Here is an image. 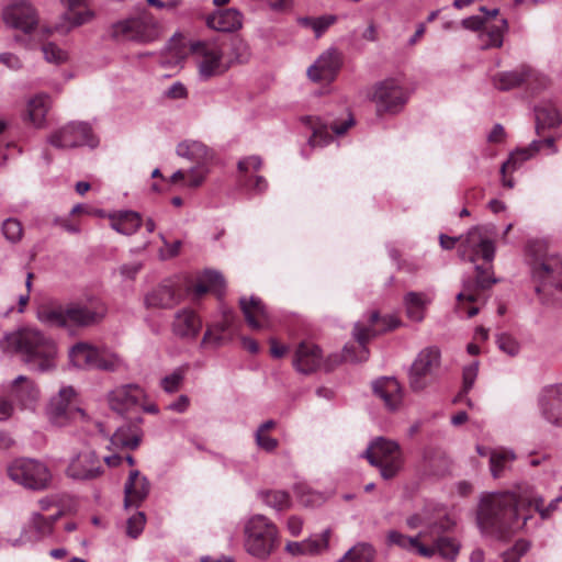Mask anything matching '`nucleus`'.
<instances>
[{"label":"nucleus","instance_id":"obj_1","mask_svg":"<svg viewBox=\"0 0 562 562\" xmlns=\"http://www.w3.org/2000/svg\"><path fill=\"white\" fill-rule=\"evenodd\" d=\"M521 488L517 492H495L482 495L477 509V524L484 532L503 536L527 527L530 514L521 503Z\"/></svg>","mask_w":562,"mask_h":562},{"label":"nucleus","instance_id":"obj_2","mask_svg":"<svg viewBox=\"0 0 562 562\" xmlns=\"http://www.w3.org/2000/svg\"><path fill=\"white\" fill-rule=\"evenodd\" d=\"M0 349L19 355L31 370L48 372L56 368V342L37 328L24 327L7 334Z\"/></svg>","mask_w":562,"mask_h":562},{"label":"nucleus","instance_id":"obj_3","mask_svg":"<svg viewBox=\"0 0 562 562\" xmlns=\"http://www.w3.org/2000/svg\"><path fill=\"white\" fill-rule=\"evenodd\" d=\"M1 18L9 29L22 33L29 38L27 47L34 46L33 42H42L52 35L53 30L40 25V15L36 8L29 0H12L3 7Z\"/></svg>","mask_w":562,"mask_h":562},{"label":"nucleus","instance_id":"obj_4","mask_svg":"<svg viewBox=\"0 0 562 562\" xmlns=\"http://www.w3.org/2000/svg\"><path fill=\"white\" fill-rule=\"evenodd\" d=\"M176 153L195 164L189 170H177L170 177V183L182 189L199 188L205 180L209 169L206 164L212 159V150L202 142L186 139L177 145Z\"/></svg>","mask_w":562,"mask_h":562},{"label":"nucleus","instance_id":"obj_5","mask_svg":"<svg viewBox=\"0 0 562 562\" xmlns=\"http://www.w3.org/2000/svg\"><path fill=\"white\" fill-rule=\"evenodd\" d=\"M280 547L277 525L268 517L256 514L244 525V548L251 557L267 560Z\"/></svg>","mask_w":562,"mask_h":562},{"label":"nucleus","instance_id":"obj_6","mask_svg":"<svg viewBox=\"0 0 562 562\" xmlns=\"http://www.w3.org/2000/svg\"><path fill=\"white\" fill-rule=\"evenodd\" d=\"M75 397L76 391L72 386H61L58 393L50 397L46 406L48 420L57 427L75 423L82 425L89 434H94L97 430L102 432V425L99 422L91 420L83 409L71 407Z\"/></svg>","mask_w":562,"mask_h":562},{"label":"nucleus","instance_id":"obj_7","mask_svg":"<svg viewBox=\"0 0 562 562\" xmlns=\"http://www.w3.org/2000/svg\"><path fill=\"white\" fill-rule=\"evenodd\" d=\"M493 235L494 227L475 226L467 233L464 238L440 235V246L443 249H452L457 240L462 239L459 249L462 259L475 262L479 258H482L485 262L491 263L495 256Z\"/></svg>","mask_w":562,"mask_h":562},{"label":"nucleus","instance_id":"obj_8","mask_svg":"<svg viewBox=\"0 0 562 562\" xmlns=\"http://www.w3.org/2000/svg\"><path fill=\"white\" fill-rule=\"evenodd\" d=\"M226 44L220 41H195L190 52L196 64L200 79L209 80L227 71L233 59L225 53Z\"/></svg>","mask_w":562,"mask_h":562},{"label":"nucleus","instance_id":"obj_9","mask_svg":"<svg viewBox=\"0 0 562 562\" xmlns=\"http://www.w3.org/2000/svg\"><path fill=\"white\" fill-rule=\"evenodd\" d=\"M363 457L369 463L379 469L384 480L394 479L404 467V456L400 443L384 437L374 438Z\"/></svg>","mask_w":562,"mask_h":562},{"label":"nucleus","instance_id":"obj_10","mask_svg":"<svg viewBox=\"0 0 562 562\" xmlns=\"http://www.w3.org/2000/svg\"><path fill=\"white\" fill-rule=\"evenodd\" d=\"M7 474L14 483L32 491L46 490L53 477L44 462L29 458L13 460L7 468Z\"/></svg>","mask_w":562,"mask_h":562},{"label":"nucleus","instance_id":"obj_11","mask_svg":"<svg viewBox=\"0 0 562 562\" xmlns=\"http://www.w3.org/2000/svg\"><path fill=\"white\" fill-rule=\"evenodd\" d=\"M158 34V23L148 12L121 20L111 26V36L117 42L147 43L156 40Z\"/></svg>","mask_w":562,"mask_h":562},{"label":"nucleus","instance_id":"obj_12","mask_svg":"<svg viewBox=\"0 0 562 562\" xmlns=\"http://www.w3.org/2000/svg\"><path fill=\"white\" fill-rule=\"evenodd\" d=\"M400 325V321L395 316H387L381 318L378 312L370 315V326H363L357 323L353 329V336L358 341V351L356 347L346 346L344 348V358L350 362H362L369 358V350L366 344L369 339L375 336L380 330L394 329Z\"/></svg>","mask_w":562,"mask_h":562},{"label":"nucleus","instance_id":"obj_13","mask_svg":"<svg viewBox=\"0 0 562 562\" xmlns=\"http://www.w3.org/2000/svg\"><path fill=\"white\" fill-rule=\"evenodd\" d=\"M441 353L435 346L422 349L416 356L408 371L409 387L414 392H420L435 380L440 368Z\"/></svg>","mask_w":562,"mask_h":562},{"label":"nucleus","instance_id":"obj_14","mask_svg":"<svg viewBox=\"0 0 562 562\" xmlns=\"http://www.w3.org/2000/svg\"><path fill=\"white\" fill-rule=\"evenodd\" d=\"M533 278L540 282L536 288L540 302L544 305H560L547 294V288L562 293V255H549L532 268Z\"/></svg>","mask_w":562,"mask_h":562},{"label":"nucleus","instance_id":"obj_15","mask_svg":"<svg viewBox=\"0 0 562 562\" xmlns=\"http://www.w3.org/2000/svg\"><path fill=\"white\" fill-rule=\"evenodd\" d=\"M378 114L398 113L408 100V94L403 86L394 78L376 82L369 93Z\"/></svg>","mask_w":562,"mask_h":562},{"label":"nucleus","instance_id":"obj_16","mask_svg":"<svg viewBox=\"0 0 562 562\" xmlns=\"http://www.w3.org/2000/svg\"><path fill=\"white\" fill-rule=\"evenodd\" d=\"M549 82L550 80L546 75L528 65H519L515 69L497 72L493 77L494 87L502 91H508L520 86L537 91L548 87Z\"/></svg>","mask_w":562,"mask_h":562},{"label":"nucleus","instance_id":"obj_17","mask_svg":"<svg viewBox=\"0 0 562 562\" xmlns=\"http://www.w3.org/2000/svg\"><path fill=\"white\" fill-rule=\"evenodd\" d=\"M48 143L56 148H74L77 146L95 147L99 143L89 124L70 122L53 132Z\"/></svg>","mask_w":562,"mask_h":562},{"label":"nucleus","instance_id":"obj_18","mask_svg":"<svg viewBox=\"0 0 562 562\" xmlns=\"http://www.w3.org/2000/svg\"><path fill=\"white\" fill-rule=\"evenodd\" d=\"M488 269L490 267L483 268L475 266V279H463L462 290L457 294V312L465 313L469 318L479 313L480 308L477 306L467 308L465 303H475L479 300V292L481 290L487 289L496 283V279L490 277Z\"/></svg>","mask_w":562,"mask_h":562},{"label":"nucleus","instance_id":"obj_19","mask_svg":"<svg viewBox=\"0 0 562 562\" xmlns=\"http://www.w3.org/2000/svg\"><path fill=\"white\" fill-rule=\"evenodd\" d=\"M104 472L102 460L92 449H83L70 457L66 475L75 481H92Z\"/></svg>","mask_w":562,"mask_h":562},{"label":"nucleus","instance_id":"obj_20","mask_svg":"<svg viewBox=\"0 0 562 562\" xmlns=\"http://www.w3.org/2000/svg\"><path fill=\"white\" fill-rule=\"evenodd\" d=\"M301 122L312 132L308 144L312 147H323L333 140L329 130L336 135H344L353 124V119L349 115L340 124L335 122H323L318 116L305 115L301 117Z\"/></svg>","mask_w":562,"mask_h":562},{"label":"nucleus","instance_id":"obj_21","mask_svg":"<svg viewBox=\"0 0 562 562\" xmlns=\"http://www.w3.org/2000/svg\"><path fill=\"white\" fill-rule=\"evenodd\" d=\"M69 326L88 327L99 323L106 313L104 304L95 297L66 305Z\"/></svg>","mask_w":562,"mask_h":562},{"label":"nucleus","instance_id":"obj_22","mask_svg":"<svg viewBox=\"0 0 562 562\" xmlns=\"http://www.w3.org/2000/svg\"><path fill=\"white\" fill-rule=\"evenodd\" d=\"M145 396L146 394L140 386L136 384H124L110 391L106 395V400L111 411L124 416L135 412Z\"/></svg>","mask_w":562,"mask_h":562},{"label":"nucleus","instance_id":"obj_23","mask_svg":"<svg viewBox=\"0 0 562 562\" xmlns=\"http://www.w3.org/2000/svg\"><path fill=\"white\" fill-rule=\"evenodd\" d=\"M539 414L554 426H562V384L542 387L537 397Z\"/></svg>","mask_w":562,"mask_h":562},{"label":"nucleus","instance_id":"obj_24","mask_svg":"<svg viewBox=\"0 0 562 562\" xmlns=\"http://www.w3.org/2000/svg\"><path fill=\"white\" fill-rule=\"evenodd\" d=\"M373 394L383 403L389 412H397L403 406V387L392 376L379 378L372 382Z\"/></svg>","mask_w":562,"mask_h":562},{"label":"nucleus","instance_id":"obj_25","mask_svg":"<svg viewBox=\"0 0 562 562\" xmlns=\"http://www.w3.org/2000/svg\"><path fill=\"white\" fill-rule=\"evenodd\" d=\"M342 65V55L336 48L325 50L307 69L311 80H333Z\"/></svg>","mask_w":562,"mask_h":562},{"label":"nucleus","instance_id":"obj_26","mask_svg":"<svg viewBox=\"0 0 562 562\" xmlns=\"http://www.w3.org/2000/svg\"><path fill=\"white\" fill-rule=\"evenodd\" d=\"M10 396L22 409H35L41 392L33 380L25 375L16 376L10 384Z\"/></svg>","mask_w":562,"mask_h":562},{"label":"nucleus","instance_id":"obj_27","mask_svg":"<svg viewBox=\"0 0 562 562\" xmlns=\"http://www.w3.org/2000/svg\"><path fill=\"white\" fill-rule=\"evenodd\" d=\"M261 165L262 161L258 156H249L238 162L240 182L254 193H261L268 188L267 180L263 177L252 175L261 168Z\"/></svg>","mask_w":562,"mask_h":562},{"label":"nucleus","instance_id":"obj_28","mask_svg":"<svg viewBox=\"0 0 562 562\" xmlns=\"http://www.w3.org/2000/svg\"><path fill=\"white\" fill-rule=\"evenodd\" d=\"M202 328V321L198 314L190 310L183 308L176 313L171 324L172 333L180 338L193 339L198 336Z\"/></svg>","mask_w":562,"mask_h":562},{"label":"nucleus","instance_id":"obj_29","mask_svg":"<svg viewBox=\"0 0 562 562\" xmlns=\"http://www.w3.org/2000/svg\"><path fill=\"white\" fill-rule=\"evenodd\" d=\"M149 307L171 308L180 302V291L171 280L164 281L146 295Z\"/></svg>","mask_w":562,"mask_h":562},{"label":"nucleus","instance_id":"obj_30","mask_svg":"<svg viewBox=\"0 0 562 562\" xmlns=\"http://www.w3.org/2000/svg\"><path fill=\"white\" fill-rule=\"evenodd\" d=\"M150 484L145 476H142L138 470L130 472L128 479L124 486V505L125 507H138L140 503L148 496Z\"/></svg>","mask_w":562,"mask_h":562},{"label":"nucleus","instance_id":"obj_31","mask_svg":"<svg viewBox=\"0 0 562 562\" xmlns=\"http://www.w3.org/2000/svg\"><path fill=\"white\" fill-rule=\"evenodd\" d=\"M321 349L312 342H301L295 351L293 366L304 374L314 372L322 362Z\"/></svg>","mask_w":562,"mask_h":562},{"label":"nucleus","instance_id":"obj_32","mask_svg":"<svg viewBox=\"0 0 562 562\" xmlns=\"http://www.w3.org/2000/svg\"><path fill=\"white\" fill-rule=\"evenodd\" d=\"M206 25L217 32H235L243 25V14L233 8L217 10L206 18Z\"/></svg>","mask_w":562,"mask_h":562},{"label":"nucleus","instance_id":"obj_33","mask_svg":"<svg viewBox=\"0 0 562 562\" xmlns=\"http://www.w3.org/2000/svg\"><path fill=\"white\" fill-rule=\"evenodd\" d=\"M239 304L247 324L252 329H261L269 325L268 313L258 297H241Z\"/></svg>","mask_w":562,"mask_h":562},{"label":"nucleus","instance_id":"obj_34","mask_svg":"<svg viewBox=\"0 0 562 562\" xmlns=\"http://www.w3.org/2000/svg\"><path fill=\"white\" fill-rule=\"evenodd\" d=\"M426 537V531H420L417 536L409 537L398 531L392 530L387 535V541L391 544L398 546L400 548L406 550L416 549L418 554H420L422 557L431 558L432 555H435V549L423 543Z\"/></svg>","mask_w":562,"mask_h":562},{"label":"nucleus","instance_id":"obj_35","mask_svg":"<svg viewBox=\"0 0 562 562\" xmlns=\"http://www.w3.org/2000/svg\"><path fill=\"white\" fill-rule=\"evenodd\" d=\"M562 501V496H558L550 502L548 506L543 505V498L537 494L533 487L524 486L521 488V503L525 505L526 513L529 514L531 507L539 513L541 519H548L551 514L557 509L558 504Z\"/></svg>","mask_w":562,"mask_h":562},{"label":"nucleus","instance_id":"obj_36","mask_svg":"<svg viewBox=\"0 0 562 562\" xmlns=\"http://www.w3.org/2000/svg\"><path fill=\"white\" fill-rule=\"evenodd\" d=\"M434 295L427 292H408L404 295L403 303L407 317L413 322H422L425 318L428 305Z\"/></svg>","mask_w":562,"mask_h":562},{"label":"nucleus","instance_id":"obj_37","mask_svg":"<svg viewBox=\"0 0 562 562\" xmlns=\"http://www.w3.org/2000/svg\"><path fill=\"white\" fill-rule=\"evenodd\" d=\"M142 439V430L136 424H126L116 429L110 438L109 449H136Z\"/></svg>","mask_w":562,"mask_h":562},{"label":"nucleus","instance_id":"obj_38","mask_svg":"<svg viewBox=\"0 0 562 562\" xmlns=\"http://www.w3.org/2000/svg\"><path fill=\"white\" fill-rule=\"evenodd\" d=\"M110 226L122 235L134 234L142 225V217L133 211H117L108 214Z\"/></svg>","mask_w":562,"mask_h":562},{"label":"nucleus","instance_id":"obj_39","mask_svg":"<svg viewBox=\"0 0 562 562\" xmlns=\"http://www.w3.org/2000/svg\"><path fill=\"white\" fill-rule=\"evenodd\" d=\"M66 315V305L60 304H44L37 310V319L48 327H68Z\"/></svg>","mask_w":562,"mask_h":562},{"label":"nucleus","instance_id":"obj_40","mask_svg":"<svg viewBox=\"0 0 562 562\" xmlns=\"http://www.w3.org/2000/svg\"><path fill=\"white\" fill-rule=\"evenodd\" d=\"M97 357L98 348L87 342H78L69 350L70 362L80 369H93Z\"/></svg>","mask_w":562,"mask_h":562},{"label":"nucleus","instance_id":"obj_41","mask_svg":"<svg viewBox=\"0 0 562 562\" xmlns=\"http://www.w3.org/2000/svg\"><path fill=\"white\" fill-rule=\"evenodd\" d=\"M536 151L532 150L531 144L528 147L519 148L513 151L508 159L502 165L501 173L503 176V186L512 189L514 187V182L512 179L507 178V172H513L521 167V165L530 159Z\"/></svg>","mask_w":562,"mask_h":562},{"label":"nucleus","instance_id":"obj_42","mask_svg":"<svg viewBox=\"0 0 562 562\" xmlns=\"http://www.w3.org/2000/svg\"><path fill=\"white\" fill-rule=\"evenodd\" d=\"M49 109V98L38 94L30 99L26 104V120L35 127H43Z\"/></svg>","mask_w":562,"mask_h":562},{"label":"nucleus","instance_id":"obj_43","mask_svg":"<svg viewBox=\"0 0 562 562\" xmlns=\"http://www.w3.org/2000/svg\"><path fill=\"white\" fill-rule=\"evenodd\" d=\"M225 288V281L223 276L213 270H206L193 286V293L196 296H201L209 291H213L218 295H222Z\"/></svg>","mask_w":562,"mask_h":562},{"label":"nucleus","instance_id":"obj_44","mask_svg":"<svg viewBox=\"0 0 562 562\" xmlns=\"http://www.w3.org/2000/svg\"><path fill=\"white\" fill-rule=\"evenodd\" d=\"M508 29L507 20L502 19L498 25H492L481 30L480 45L482 49L498 48L503 45L504 33Z\"/></svg>","mask_w":562,"mask_h":562},{"label":"nucleus","instance_id":"obj_45","mask_svg":"<svg viewBox=\"0 0 562 562\" xmlns=\"http://www.w3.org/2000/svg\"><path fill=\"white\" fill-rule=\"evenodd\" d=\"M61 1L68 7V11L65 13V19L69 22L67 30L82 25L93 18V12L89 9L77 10L85 4V0Z\"/></svg>","mask_w":562,"mask_h":562},{"label":"nucleus","instance_id":"obj_46","mask_svg":"<svg viewBox=\"0 0 562 562\" xmlns=\"http://www.w3.org/2000/svg\"><path fill=\"white\" fill-rule=\"evenodd\" d=\"M515 459L516 454L510 449H494L490 454V468L492 475L494 477H499Z\"/></svg>","mask_w":562,"mask_h":562},{"label":"nucleus","instance_id":"obj_47","mask_svg":"<svg viewBox=\"0 0 562 562\" xmlns=\"http://www.w3.org/2000/svg\"><path fill=\"white\" fill-rule=\"evenodd\" d=\"M536 130L540 134L541 130L555 126L560 122L558 109L553 104H541L535 109Z\"/></svg>","mask_w":562,"mask_h":562},{"label":"nucleus","instance_id":"obj_48","mask_svg":"<svg viewBox=\"0 0 562 562\" xmlns=\"http://www.w3.org/2000/svg\"><path fill=\"white\" fill-rule=\"evenodd\" d=\"M374 558V548L370 543L359 542L350 548L337 562H372Z\"/></svg>","mask_w":562,"mask_h":562},{"label":"nucleus","instance_id":"obj_49","mask_svg":"<svg viewBox=\"0 0 562 562\" xmlns=\"http://www.w3.org/2000/svg\"><path fill=\"white\" fill-rule=\"evenodd\" d=\"M188 370V364L177 367L170 373L160 379V387L168 394L178 392L184 382Z\"/></svg>","mask_w":562,"mask_h":562},{"label":"nucleus","instance_id":"obj_50","mask_svg":"<svg viewBox=\"0 0 562 562\" xmlns=\"http://www.w3.org/2000/svg\"><path fill=\"white\" fill-rule=\"evenodd\" d=\"M63 515L59 509L56 514L45 517L41 513H33L30 524L41 538L47 537L53 532L54 524Z\"/></svg>","mask_w":562,"mask_h":562},{"label":"nucleus","instance_id":"obj_51","mask_svg":"<svg viewBox=\"0 0 562 562\" xmlns=\"http://www.w3.org/2000/svg\"><path fill=\"white\" fill-rule=\"evenodd\" d=\"M259 495L267 506L276 510H284L291 505L290 495L285 491L270 490L263 491Z\"/></svg>","mask_w":562,"mask_h":562},{"label":"nucleus","instance_id":"obj_52","mask_svg":"<svg viewBox=\"0 0 562 562\" xmlns=\"http://www.w3.org/2000/svg\"><path fill=\"white\" fill-rule=\"evenodd\" d=\"M122 358L106 349L98 348V357L95 359L93 369H99L103 371H116L123 367Z\"/></svg>","mask_w":562,"mask_h":562},{"label":"nucleus","instance_id":"obj_53","mask_svg":"<svg viewBox=\"0 0 562 562\" xmlns=\"http://www.w3.org/2000/svg\"><path fill=\"white\" fill-rule=\"evenodd\" d=\"M430 548L435 549V553H439L442 558L448 560H454L459 553V543L449 537H438Z\"/></svg>","mask_w":562,"mask_h":562},{"label":"nucleus","instance_id":"obj_54","mask_svg":"<svg viewBox=\"0 0 562 562\" xmlns=\"http://www.w3.org/2000/svg\"><path fill=\"white\" fill-rule=\"evenodd\" d=\"M234 321V314L231 311H223V319L222 322L212 325L207 328L204 334L203 341H207L213 338L214 334H224L231 329ZM222 339L221 335L214 336V340L220 341Z\"/></svg>","mask_w":562,"mask_h":562},{"label":"nucleus","instance_id":"obj_55","mask_svg":"<svg viewBox=\"0 0 562 562\" xmlns=\"http://www.w3.org/2000/svg\"><path fill=\"white\" fill-rule=\"evenodd\" d=\"M330 538V529L324 530L319 535H315L305 540L307 554H318L328 548Z\"/></svg>","mask_w":562,"mask_h":562},{"label":"nucleus","instance_id":"obj_56","mask_svg":"<svg viewBox=\"0 0 562 562\" xmlns=\"http://www.w3.org/2000/svg\"><path fill=\"white\" fill-rule=\"evenodd\" d=\"M2 234L10 243H18L23 235L22 224L16 218H7L2 223Z\"/></svg>","mask_w":562,"mask_h":562},{"label":"nucleus","instance_id":"obj_57","mask_svg":"<svg viewBox=\"0 0 562 562\" xmlns=\"http://www.w3.org/2000/svg\"><path fill=\"white\" fill-rule=\"evenodd\" d=\"M44 58L48 63L60 64L67 59V54L54 43H46L42 46Z\"/></svg>","mask_w":562,"mask_h":562},{"label":"nucleus","instance_id":"obj_58","mask_svg":"<svg viewBox=\"0 0 562 562\" xmlns=\"http://www.w3.org/2000/svg\"><path fill=\"white\" fill-rule=\"evenodd\" d=\"M145 522V514L142 512H137L136 514L131 516L127 520V535L132 538H137L142 533Z\"/></svg>","mask_w":562,"mask_h":562},{"label":"nucleus","instance_id":"obj_59","mask_svg":"<svg viewBox=\"0 0 562 562\" xmlns=\"http://www.w3.org/2000/svg\"><path fill=\"white\" fill-rule=\"evenodd\" d=\"M232 54H228L234 63H244L249 57L248 45L238 38H235L231 43Z\"/></svg>","mask_w":562,"mask_h":562},{"label":"nucleus","instance_id":"obj_60","mask_svg":"<svg viewBox=\"0 0 562 562\" xmlns=\"http://www.w3.org/2000/svg\"><path fill=\"white\" fill-rule=\"evenodd\" d=\"M496 341H497L498 348L503 352L507 353L508 356L514 357V356L518 355V352L520 350V347H519V344L517 342V340L509 335L501 334L497 336Z\"/></svg>","mask_w":562,"mask_h":562},{"label":"nucleus","instance_id":"obj_61","mask_svg":"<svg viewBox=\"0 0 562 562\" xmlns=\"http://www.w3.org/2000/svg\"><path fill=\"white\" fill-rule=\"evenodd\" d=\"M294 491L305 505H314L323 501L322 495L318 493H312L306 484L297 483Z\"/></svg>","mask_w":562,"mask_h":562},{"label":"nucleus","instance_id":"obj_62","mask_svg":"<svg viewBox=\"0 0 562 562\" xmlns=\"http://www.w3.org/2000/svg\"><path fill=\"white\" fill-rule=\"evenodd\" d=\"M529 550V543L525 540L517 541L514 547L506 551L503 562H519L520 558Z\"/></svg>","mask_w":562,"mask_h":562},{"label":"nucleus","instance_id":"obj_63","mask_svg":"<svg viewBox=\"0 0 562 562\" xmlns=\"http://www.w3.org/2000/svg\"><path fill=\"white\" fill-rule=\"evenodd\" d=\"M336 21H337L336 15H331V14L315 18L313 20L311 30L314 32L316 37H319Z\"/></svg>","mask_w":562,"mask_h":562},{"label":"nucleus","instance_id":"obj_64","mask_svg":"<svg viewBox=\"0 0 562 562\" xmlns=\"http://www.w3.org/2000/svg\"><path fill=\"white\" fill-rule=\"evenodd\" d=\"M479 371V362L473 361L471 364L467 366L463 369V391L469 392V390L473 386L475 379L477 376Z\"/></svg>","mask_w":562,"mask_h":562}]
</instances>
